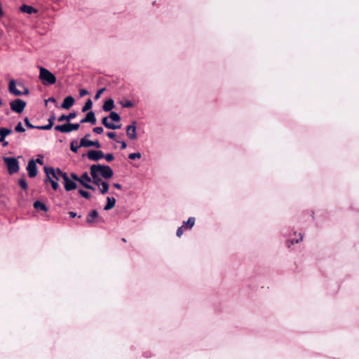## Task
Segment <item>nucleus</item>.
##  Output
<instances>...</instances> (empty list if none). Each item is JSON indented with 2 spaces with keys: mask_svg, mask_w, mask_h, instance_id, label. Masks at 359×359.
Wrapping results in <instances>:
<instances>
[{
  "mask_svg": "<svg viewBox=\"0 0 359 359\" xmlns=\"http://www.w3.org/2000/svg\"><path fill=\"white\" fill-rule=\"evenodd\" d=\"M71 177H72L73 181H77L79 182L80 177L77 175H76L75 173H72Z\"/></svg>",
  "mask_w": 359,
  "mask_h": 359,
  "instance_id": "nucleus-41",
  "label": "nucleus"
},
{
  "mask_svg": "<svg viewBox=\"0 0 359 359\" xmlns=\"http://www.w3.org/2000/svg\"><path fill=\"white\" fill-rule=\"evenodd\" d=\"M4 161L8 168L9 174H14L19 170V163L14 157H4Z\"/></svg>",
  "mask_w": 359,
  "mask_h": 359,
  "instance_id": "nucleus-4",
  "label": "nucleus"
},
{
  "mask_svg": "<svg viewBox=\"0 0 359 359\" xmlns=\"http://www.w3.org/2000/svg\"><path fill=\"white\" fill-rule=\"evenodd\" d=\"M79 192L85 198L89 199L90 198V194L88 191L80 189Z\"/></svg>",
  "mask_w": 359,
  "mask_h": 359,
  "instance_id": "nucleus-33",
  "label": "nucleus"
},
{
  "mask_svg": "<svg viewBox=\"0 0 359 359\" xmlns=\"http://www.w3.org/2000/svg\"><path fill=\"white\" fill-rule=\"evenodd\" d=\"M74 103V99L72 96H67L63 100L61 107L63 109H69Z\"/></svg>",
  "mask_w": 359,
  "mask_h": 359,
  "instance_id": "nucleus-17",
  "label": "nucleus"
},
{
  "mask_svg": "<svg viewBox=\"0 0 359 359\" xmlns=\"http://www.w3.org/2000/svg\"><path fill=\"white\" fill-rule=\"evenodd\" d=\"M195 224V218L189 217L186 222H184V226H186L188 229H191Z\"/></svg>",
  "mask_w": 359,
  "mask_h": 359,
  "instance_id": "nucleus-27",
  "label": "nucleus"
},
{
  "mask_svg": "<svg viewBox=\"0 0 359 359\" xmlns=\"http://www.w3.org/2000/svg\"><path fill=\"white\" fill-rule=\"evenodd\" d=\"M93 132L97 134L103 133V128L102 127H95L93 128Z\"/></svg>",
  "mask_w": 359,
  "mask_h": 359,
  "instance_id": "nucleus-38",
  "label": "nucleus"
},
{
  "mask_svg": "<svg viewBox=\"0 0 359 359\" xmlns=\"http://www.w3.org/2000/svg\"><path fill=\"white\" fill-rule=\"evenodd\" d=\"M12 133V130L7 128H0V142L3 147H6L8 142L5 140V137Z\"/></svg>",
  "mask_w": 359,
  "mask_h": 359,
  "instance_id": "nucleus-11",
  "label": "nucleus"
},
{
  "mask_svg": "<svg viewBox=\"0 0 359 359\" xmlns=\"http://www.w3.org/2000/svg\"><path fill=\"white\" fill-rule=\"evenodd\" d=\"M90 176L93 178V182L98 187L102 194H105L109 191V184L107 182L101 179H110L114 175L112 169L108 166L101 164L92 165L90 168Z\"/></svg>",
  "mask_w": 359,
  "mask_h": 359,
  "instance_id": "nucleus-1",
  "label": "nucleus"
},
{
  "mask_svg": "<svg viewBox=\"0 0 359 359\" xmlns=\"http://www.w3.org/2000/svg\"><path fill=\"white\" fill-rule=\"evenodd\" d=\"M123 107L129 108L133 107V103L130 101H127L124 103H121Z\"/></svg>",
  "mask_w": 359,
  "mask_h": 359,
  "instance_id": "nucleus-39",
  "label": "nucleus"
},
{
  "mask_svg": "<svg viewBox=\"0 0 359 359\" xmlns=\"http://www.w3.org/2000/svg\"><path fill=\"white\" fill-rule=\"evenodd\" d=\"M141 154L140 152H136V153H132V154H130L129 156H128V158L131 160H135L136 158H141Z\"/></svg>",
  "mask_w": 359,
  "mask_h": 359,
  "instance_id": "nucleus-30",
  "label": "nucleus"
},
{
  "mask_svg": "<svg viewBox=\"0 0 359 359\" xmlns=\"http://www.w3.org/2000/svg\"><path fill=\"white\" fill-rule=\"evenodd\" d=\"M25 125L29 128H36V126H33L32 124L30 123L29 121V118H25Z\"/></svg>",
  "mask_w": 359,
  "mask_h": 359,
  "instance_id": "nucleus-36",
  "label": "nucleus"
},
{
  "mask_svg": "<svg viewBox=\"0 0 359 359\" xmlns=\"http://www.w3.org/2000/svg\"><path fill=\"white\" fill-rule=\"evenodd\" d=\"M302 239H303V237L301 235V233H299L298 235H296V238H292V239L288 241V242H287L288 247H290V245H294V244H297L298 243L302 241Z\"/></svg>",
  "mask_w": 359,
  "mask_h": 359,
  "instance_id": "nucleus-24",
  "label": "nucleus"
},
{
  "mask_svg": "<svg viewBox=\"0 0 359 359\" xmlns=\"http://www.w3.org/2000/svg\"><path fill=\"white\" fill-rule=\"evenodd\" d=\"M79 147L74 141L71 142L70 149L73 152L76 153Z\"/></svg>",
  "mask_w": 359,
  "mask_h": 359,
  "instance_id": "nucleus-31",
  "label": "nucleus"
},
{
  "mask_svg": "<svg viewBox=\"0 0 359 359\" xmlns=\"http://www.w3.org/2000/svg\"><path fill=\"white\" fill-rule=\"evenodd\" d=\"M20 11L28 14H32L36 12V10L35 8H34L32 6L27 5H22L20 7Z\"/></svg>",
  "mask_w": 359,
  "mask_h": 359,
  "instance_id": "nucleus-23",
  "label": "nucleus"
},
{
  "mask_svg": "<svg viewBox=\"0 0 359 359\" xmlns=\"http://www.w3.org/2000/svg\"><path fill=\"white\" fill-rule=\"evenodd\" d=\"M107 117L109 119L114 122H119L121 120L120 116L115 111H111Z\"/></svg>",
  "mask_w": 359,
  "mask_h": 359,
  "instance_id": "nucleus-26",
  "label": "nucleus"
},
{
  "mask_svg": "<svg viewBox=\"0 0 359 359\" xmlns=\"http://www.w3.org/2000/svg\"><path fill=\"white\" fill-rule=\"evenodd\" d=\"M120 143L121 144V149H125L127 147L126 143L124 141L120 142Z\"/></svg>",
  "mask_w": 359,
  "mask_h": 359,
  "instance_id": "nucleus-45",
  "label": "nucleus"
},
{
  "mask_svg": "<svg viewBox=\"0 0 359 359\" xmlns=\"http://www.w3.org/2000/svg\"><path fill=\"white\" fill-rule=\"evenodd\" d=\"M27 170L28 172V175L30 177H34L37 174V168L36 165V162L34 160H31L29 161Z\"/></svg>",
  "mask_w": 359,
  "mask_h": 359,
  "instance_id": "nucleus-14",
  "label": "nucleus"
},
{
  "mask_svg": "<svg viewBox=\"0 0 359 359\" xmlns=\"http://www.w3.org/2000/svg\"><path fill=\"white\" fill-rule=\"evenodd\" d=\"M80 127L79 123H67L63 125H58L55 127V130L62 133H69L73 130H77Z\"/></svg>",
  "mask_w": 359,
  "mask_h": 359,
  "instance_id": "nucleus-5",
  "label": "nucleus"
},
{
  "mask_svg": "<svg viewBox=\"0 0 359 359\" xmlns=\"http://www.w3.org/2000/svg\"><path fill=\"white\" fill-rule=\"evenodd\" d=\"M11 109L18 114L23 111L25 108L26 102L20 99H16L10 103Z\"/></svg>",
  "mask_w": 359,
  "mask_h": 359,
  "instance_id": "nucleus-7",
  "label": "nucleus"
},
{
  "mask_svg": "<svg viewBox=\"0 0 359 359\" xmlns=\"http://www.w3.org/2000/svg\"><path fill=\"white\" fill-rule=\"evenodd\" d=\"M182 227H183V226H180V227H179V228L177 229V233H176V234H177V236L178 237H180V236L182 235V233H183Z\"/></svg>",
  "mask_w": 359,
  "mask_h": 359,
  "instance_id": "nucleus-42",
  "label": "nucleus"
},
{
  "mask_svg": "<svg viewBox=\"0 0 359 359\" xmlns=\"http://www.w3.org/2000/svg\"><path fill=\"white\" fill-rule=\"evenodd\" d=\"M15 130L16 132H18V133H23V132H25V130L24 127L22 126V123H21V122H19V123L16 125V126H15Z\"/></svg>",
  "mask_w": 359,
  "mask_h": 359,
  "instance_id": "nucleus-29",
  "label": "nucleus"
},
{
  "mask_svg": "<svg viewBox=\"0 0 359 359\" xmlns=\"http://www.w3.org/2000/svg\"><path fill=\"white\" fill-rule=\"evenodd\" d=\"M79 147H95L96 148H100L101 145L99 141H91L87 138H82L80 141Z\"/></svg>",
  "mask_w": 359,
  "mask_h": 359,
  "instance_id": "nucleus-10",
  "label": "nucleus"
},
{
  "mask_svg": "<svg viewBox=\"0 0 359 359\" xmlns=\"http://www.w3.org/2000/svg\"><path fill=\"white\" fill-rule=\"evenodd\" d=\"M55 99L53 97H50L48 100H46V102H55Z\"/></svg>",
  "mask_w": 359,
  "mask_h": 359,
  "instance_id": "nucleus-49",
  "label": "nucleus"
},
{
  "mask_svg": "<svg viewBox=\"0 0 359 359\" xmlns=\"http://www.w3.org/2000/svg\"><path fill=\"white\" fill-rule=\"evenodd\" d=\"M104 157L105 158L106 161L108 162H110V161H113V159H114V156L111 154H107L105 156L104 155Z\"/></svg>",
  "mask_w": 359,
  "mask_h": 359,
  "instance_id": "nucleus-37",
  "label": "nucleus"
},
{
  "mask_svg": "<svg viewBox=\"0 0 359 359\" xmlns=\"http://www.w3.org/2000/svg\"><path fill=\"white\" fill-rule=\"evenodd\" d=\"M107 135L110 139H114V137L116 136L115 133H111V132L107 133Z\"/></svg>",
  "mask_w": 359,
  "mask_h": 359,
  "instance_id": "nucleus-43",
  "label": "nucleus"
},
{
  "mask_svg": "<svg viewBox=\"0 0 359 359\" xmlns=\"http://www.w3.org/2000/svg\"><path fill=\"white\" fill-rule=\"evenodd\" d=\"M19 184L22 189H25V190L27 189V184L26 181L24 179H20L19 180Z\"/></svg>",
  "mask_w": 359,
  "mask_h": 359,
  "instance_id": "nucleus-34",
  "label": "nucleus"
},
{
  "mask_svg": "<svg viewBox=\"0 0 359 359\" xmlns=\"http://www.w3.org/2000/svg\"><path fill=\"white\" fill-rule=\"evenodd\" d=\"M18 86L19 88H17L15 81L14 80H11L8 85L9 92L15 96H20L22 94L27 95L29 93L28 89L22 84L19 83Z\"/></svg>",
  "mask_w": 359,
  "mask_h": 359,
  "instance_id": "nucleus-3",
  "label": "nucleus"
},
{
  "mask_svg": "<svg viewBox=\"0 0 359 359\" xmlns=\"http://www.w3.org/2000/svg\"><path fill=\"white\" fill-rule=\"evenodd\" d=\"M104 90H105V88H102L100 89V90L97 92V93H96V95H95V100H98V99L100 97L101 95L103 93V92H104Z\"/></svg>",
  "mask_w": 359,
  "mask_h": 359,
  "instance_id": "nucleus-35",
  "label": "nucleus"
},
{
  "mask_svg": "<svg viewBox=\"0 0 359 359\" xmlns=\"http://www.w3.org/2000/svg\"><path fill=\"white\" fill-rule=\"evenodd\" d=\"M54 120H55V116H51L48 119V123H51V126H53Z\"/></svg>",
  "mask_w": 359,
  "mask_h": 359,
  "instance_id": "nucleus-44",
  "label": "nucleus"
},
{
  "mask_svg": "<svg viewBox=\"0 0 359 359\" xmlns=\"http://www.w3.org/2000/svg\"><path fill=\"white\" fill-rule=\"evenodd\" d=\"M93 182L92 176L90 177L87 172H84L79 178V182L86 189L95 190V188L90 184Z\"/></svg>",
  "mask_w": 359,
  "mask_h": 359,
  "instance_id": "nucleus-8",
  "label": "nucleus"
},
{
  "mask_svg": "<svg viewBox=\"0 0 359 359\" xmlns=\"http://www.w3.org/2000/svg\"><path fill=\"white\" fill-rule=\"evenodd\" d=\"M116 204V199L114 197H107V203L104 207V210H109L112 209Z\"/></svg>",
  "mask_w": 359,
  "mask_h": 359,
  "instance_id": "nucleus-19",
  "label": "nucleus"
},
{
  "mask_svg": "<svg viewBox=\"0 0 359 359\" xmlns=\"http://www.w3.org/2000/svg\"><path fill=\"white\" fill-rule=\"evenodd\" d=\"M52 127H53V126H51V123H48L46 126H36V128L39 129V130H50Z\"/></svg>",
  "mask_w": 359,
  "mask_h": 359,
  "instance_id": "nucleus-32",
  "label": "nucleus"
},
{
  "mask_svg": "<svg viewBox=\"0 0 359 359\" xmlns=\"http://www.w3.org/2000/svg\"><path fill=\"white\" fill-rule=\"evenodd\" d=\"M108 117H104L102 123L108 129L116 130L121 128V125H116L109 121Z\"/></svg>",
  "mask_w": 359,
  "mask_h": 359,
  "instance_id": "nucleus-15",
  "label": "nucleus"
},
{
  "mask_svg": "<svg viewBox=\"0 0 359 359\" xmlns=\"http://www.w3.org/2000/svg\"><path fill=\"white\" fill-rule=\"evenodd\" d=\"M89 137H90V135H89V134H86V135L84 136V137H83V138H87V139H88V138H89Z\"/></svg>",
  "mask_w": 359,
  "mask_h": 359,
  "instance_id": "nucleus-50",
  "label": "nucleus"
},
{
  "mask_svg": "<svg viewBox=\"0 0 359 359\" xmlns=\"http://www.w3.org/2000/svg\"><path fill=\"white\" fill-rule=\"evenodd\" d=\"M92 106H93V102H92L91 100H90V99L88 100L82 108V111L85 112V111L89 110L90 109L92 108Z\"/></svg>",
  "mask_w": 359,
  "mask_h": 359,
  "instance_id": "nucleus-28",
  "label": "nucleus"
},
{
  "mask_svg": "<svg viewBox=\"0 0 359 359\" xmlns=\"http://www.w3.org/2000/svg\"><path fill=\"white\" fill-rule=\"evenodd\" d=\"M34 208L36 210H41L44 212H47L48 210V207L39 201H36L34 203Z\"/></svg>",
  "mask_w": 359,
  "mask_h": 359,
  "instance_id": "nucleus-21",
  "label": "nucleus"
},
{
  "mask_svg": "<svg viewBox=\"0 0 359 359\" xmlns=\"http://www.w3.org/2000/svg\"><path fill=\"white\" fill-rule=\"evenodd\" d=\"M136 123L133 122L131 125L126 127V135L128 137L132 140L137 139Z\"/></svg>",
  "mask_w": 359,
  "mask_h": 359,
  "instance_id": "nucleus-9",
  "label": "nucleus"
},
{
  "mask_svg": "<svg viewBox=\"0 0 359 359\" xmlns=\"http://www.w3.org/2000/svg\"><path fill=\"white\" fill-rule=\"evenodd\" d=\"M114 107V102L112 99L107 100L103 104L102 109L104 111H109Z\"/></svg>",
  "mask_w": 359,
  "mask_h": 359,
  "instance_id": "nucleus-20",
  "label": "nucleus"
},
{
  "mask_svg": "<svg viewBox=\"0 0 359 359\" xmlns=\"http://www.w3.org/2000/svg\"><path fill=\"white\" fill-rule=\"evenodd\" d=\"M87 156L90 160L98 161L104 157V153L100 150H90L88 152Z\"/></svg>",
  "mask_w": 359,
  "mask_h": 359,
  "instance_id": "nucleus-13",
  "label": "nucleus"
},
{
  "mask_svg": "<svg viewBox=\"0 0 359 359\" xmlns=\"http://www.w3.org/2000/svg\"><path fill=\"white\" fill-rule=\"evenodd\" d=\"M90 123L92 124H95L96 118L95 116V113L93 111H91L88 112L86 117L81 121V123Z\"/></svg>",
  "mask_w": 359,
  "mask_h": 359,
  "instance_id": "nucleus-16",
  "label": "nucleus"
},
{
  "mask_svg": "<svg viewBox=\"0 0 359 359\" xmlns=\"http://www.w3.org/2000/svg\"><path fill=\"white\" fill-rule=\"evenodd\" d=\"M63 180L65 181V189L67 191L74 190L76 188V182L69 179L67 173H64Z\"/></svg>",
  "mask_w": 359,
  "mask_h": 359,
  "instance_id": "nucleus-12",
  "label": "nucleus"
},
{
  "mask_svg": "<svg viewBox=\"0 0 359 359\" xmlns=\"http://www.w3.org/2000/svg\"><path fill=\"white\" fill-rule=\"evenodd\" d=\"M1 105H2V102H1V100H0V106H1Z\"/></svg>",
  "mask_w": 359,
  "mask_h": 359,
  "instance_id": "nucleus-51",
  "label": "nucleus"
},
{
  "mask_svg": "<svg viewBox=\"0 0 359 359\" xmlns=\"http://www.w3.org/2000/svg\"><path fill=\"white\" fill-rule=\"evenodd\" d=\"M88 94V92L86 89H81L79 91V95L81 97H83Z\"/></svg>",
  "mask_w": 359,
  "mask_h": 359,
  "instance_id": "nucleus-40",
  "label": "nucleus"
},
{
  "mask_svg": "<svg viewBox=\"0 0 359 359\" xmlns=\"http://www.w3.org/2000/svg\"><path fill=\"white\" fill-rule=\"evenodd\" d=\"M69 216H70L71 217H73V218H74V217H75L76 216V212H72V211L69 212Z\"/></svg>",
  "mask_w": 359,
  "mask_h": 359,
  "instance_id": "nucleus-48",
  "label": "nucleus"
},
{
  "mask_svg": "<svg viewBox=\"0 0 359 359\" xmlns=\"http://www.w3.org/2000/svg\"><path fill=\"white\" fill-rule=\"evenodd\" d=\"M98 217V212L97 210H92L87 216V223L91 224L95 222V219Z\"/></svg>",
  "mask_w": 359,
  "mask_h": 359,
  "instance_id": "nucleus-18",
  "label": "nucleus"
},
{
  "mask_svg": "<svg viewBox=\"0 0 359 359\" xmlns=\"http://www.w3.org/2000/svg\"><path fill=\"white\" fill-rule=\"evenodd\" d=\"M36 163H39V164H41V165H42V164H43V158L41 157V158H37V159H36Z\"/></svg>",
  "mask_w": 359,
  "mask_h": 359,
  "instance_id": "nucleus-47",
  "label": "nucleus"
},
{
  "mask_svg": "<svg viewBox=\"0 0 359 359\" xmlns=\"http://www.w3.org/2000/svg\"><path fill=\"white\" fill-rule=\"evenodd\" d=\"M39 78L44 85H51L56 82V77L48 69L40 67Z\"/></svg>",
  "mask_w": 359,
  "mask_h": 359,
  "instance_id": "nucleus-2",
  "label": "nucleus"
},
{
  "mask_svg": "<svg viewBox=\"0 0 359 359\" xmlns=\"http://www.w3.org/2000/svg\"><path fill=\"white\" fill-rule=\"evenodd\" d=\"M76 116V114L75 112H72L69 115H62L58 118V121L62 122L64 121H69L70 120L74 118Z\"/></svg>",
  "mask_w": 359,
  "mask_h": 359,
  "instance_id": "nucleus-22",
  "label": "nucleus"
},
{
  "mask_svg": "<svg viewBox=\"0 0 359 359\" xmlns=\"http://www.w3.org/2000/svg\"><path fill=\"white\" fill-rule=\"evenodd\" d=\"M113 186L118 189H121L122 188L121 185L118 183H114Z\"/></svg>",
  "mask_w": 359,
  "mask_h": 359,
  "instance_id": "nucleus-46",
  "label": "nucleus"
},
{
  "mask_svg": "<svg viewBox=\"0 0 359 359\" xmlns=\"http://www.w3.org/2000/svg\"><path fill=\"white\" fill-rule=\"evenodd\" d=\"M57 180H54V179H53V178H51V177L48 178V177H46V180H45V182H46V183H47V182H49L51 184V186H52L53 189L54 190H57V189H58V187H59V185H58V183H57Z\"/></svg>",
  "mask_w": 359,
  "mask_h": 359,
  "instance_id": "nucleus-25",
  "label": "nucleus"
},
{
  "mask_svg": "<svg viewBox=\"0 0 359 359\" xmlns=\"http://www.w3.org/2000/svg\"><path fill=\"white\" fill-rule=\"evenodd\" d=\"M44 170L48 178L51 177L56 180H59L60 177L63 179V175L65 172H62L60 169L55 170L53 168L46 167Z\"/></svg>",
  "mask_w": 359,
  "mask_h": 359,
  "instance_id": "nucleus-6",
  "label": "nucleus"
}]
</instances>
